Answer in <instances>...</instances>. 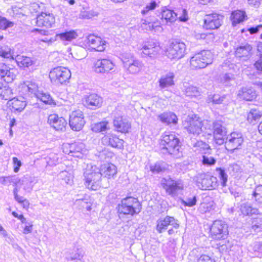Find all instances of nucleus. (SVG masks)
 I'll list each match as a JSON object with an SVG mask.
<instances>
[{"label":"nucleus","instance_id":"obj_18","mask_svg":"<svg viewBox=\"0 0 262 262\" xmlns=\"http://www.w3.org/2000/svg\"><path fill=\"white\" fill-rule=\"evenodd\" d=\"M87 40L89 46L95 51L102 52L105 50L106 42L100 37L90 34L88 36Z\"/></svg>","mask_w":262,"mask_h":262},{"label":"nucleus","instance_id":"obj_2","mask_svg":"<svg viewBox=\"0 0 262 262\" xmlns=\"http://www.w3.org/2000/svg\"><path fill=\"white\" fill-rule=\"evenodd\" d=\"M141 209V204L138 199L132 196L123 199L118 205V213L124 215L133 216L138 214Z\"/></svg>","mask_w":262,"mask_h":262},{"label":"nucleus","instance_id":"obj_12","mask_svg":"<svg viewBox=\"0 0 262 262\" xmlns=\"http://www.w3.org/2000/svg\"><path fill=\"white\" fill-rule=\"evenodd\" d=\"M71 76L70 70L65 67H56L50 71L49 74L51 79L57 80L61 83L66 82Z\"/></svg>","mask_w":262,"mask_h":262},{"label":"nucleus","instance_id":"obj_29","mask_svg":"<svg viewBox=\"0 0 262 262\" xmlns=\"http://www.w3.org/2000/svg\"><path fill=\"white\" fill-rule=\"evenodd\" d=\"M9 67H0V76L7 83L11 82L15 77L13 69H8Z\"/></svg>","mask_w":262,"mask_h":262},{"label":"nucleus","instance_id":"obj_51","mask_svg":"<svg viewBox=\"0 0 262 262\" xmlns=\"http://www.w3.org/2000/svg\"><path fill=\"white\" fill-rule=\"evenodd\" d=\"M14 23L7 20L5 17L0 16V29L6 30L8 28L13 27Z\"/></svg>","mask_w":262,"mask_h":262},{"label":"nucleus","instance_id":"obj_52","mask_svg":"<svg viewBox=\"0 0 262 262\" xmlns=\"http://www.w3.org/2000/svg\"><path fill=\"white\" fill-rule=\"evenodd\" d=\"M158 6V4L155 1H152L149 4H147L146 7L141 11L142 15L146 14L149 11L154 10Z\"/></svg>","mask_w":262,"mask_h":262},{"label":"nucleus","instance_id":"obj_59","mask_svg":"<svg viewBox=\"0 0 262 262\" xmlns=\"http://www.w3.org/2000/svg\"><path fill=\"white\" fill-rule=\"evenodd\" d=\"M110 64H114L111 59L109 58H103L98 59L95 66H108Z\"/></svg>","mask_w":262,"mask_h":262},{"label":"nucleus","instance_id":"obj_55","mask_svg":"<svg viewBox=\"0 0 262 262\" xmlns=\"http://www.w3.org/2000/svg\"><path fill=\"white\" fill-rule=\"evenodd\" d=\"M90 197L88 195L84 196L83 198L76 199L75 201V205L80 206L81 208H84L89 203Z\"/></svg>","mask_w":262,"mask_h":262},{"label":"nucleus","instance_id":"obj_3","mask_svg":"<svg viewBox=\"0 0 262 262\" xmlns=\"http://www.w3.org/2000/svg\"><path fill=\"white\" fill-rule=\"evenodd\" d=\"M84 185L93 190H97L101 186V174L100 169L96 166L86 168L83 173Z\"/></svg>","mask_w":262,"mask_h":262},{"label":"nucleus","instance_id":"obj_6","mask_svg":"<svg viewBox=\"0 0 262 262\" xmlns=\"http://www.w3.org/2000/svg\"><path fill=\"white\" fill-rule=\"evenodd\" d=\"M196 185L202 190H213L217 187L219 183L216 177L203 173L195 177Z\"/></svg>","mask_w":262,"mask_h":262},{"label":"nucleus","instance_id":"obj_53","mask_svg":"<svg viewBox=\"0 0 262 262\" xmlns=\"http://www.w3.org/2000/svg\"><path fill=\"white\" fill-rule=\"evenodd\" d=\"M11 49L7 46H0V56L4 58H9L11 57Z\"/></svg>","mask_w":262,"mask_h":262},{"label":"nucleus","instance_id":"obj_50","mask_svg":"<svg viewBox=\"0 0 262 262\" xmlns=\"http://www.w3.org/2000/svg\"><path fill=\"white\" fill-rule=\"evenodd\" d=\"M226 96H220L219 94H214L212 96H209L208 99L210 101L212 102L214 104H221L225 99Z\"/></svg>","mask_w":262,"mask_h":262},{"label":"nucleus","instance_id":"obj_62","mask_svg":"<svg viewBox=\"0 0 262 262\" xmlns=\"http://www.w3.org/2000/svg\"><path fill=\"white\" fill-rule=\"evenodd\" d=\"M234 79V77L233 75H230V74H224L221 78V81L227 84L230 81L233 80Z\"/></svg>","mask_w":262,"mask_h":262},{"label":"nucleus","instance_id":"obj_58","mask_svg":"<svg viewBox=\"0 0 262 262\" xmlns=\"http://www.w3.org/2000/svg\"><path fill=\"white\" fill-rule=\"evenodd\" d=\"M197 262H215V260L207 254H202L197 260Z\"/></svg>","mask_w":262,"mask_h":262},{"label":"nucleus","instance_id":"obj_49","mask_svg":"<svg viewBox=\"0 0 262 262\" xmlns=\"http://www.w3.org/2000/svg\"><path fill=\"white\" fill-rule=\"evenodd\" d=\"M202 164L207 166H211L216 163V159L212 157L203 155L202 160Z\"/></svg>","mask_w":262,"mask_h":262},{"label":"nucleus","instance_id":"obj_48","mask_svg":"<svg viewBox=\"0 0 262 262\" xmlns=\"http://www.w3.org/2000/svg\"><path fill=\"white\" fill-rule=\"evenodd\" d=\"M252 228L255 231H259L262 230V218L256 217L252 221Z\"/></svg>","mask_w":262,"mask_h":262},{"label":"nucleus","instance_id":"obj_20","mask_svg":"<svg viewBox=\"0 0 262 262\" xmlns=\"http://www.w3.org/2000/svg\"><path fill=\"white\" fill-rule=\"evenodd\" d=\"M168 225H171L176 229L179 226L173 217L167 215L164 219L157 221V230L158 232L162 233L167 229Z\"/></svg>","mask_w":262,"mask_h":262},{"label":"nucleus","instance_id":"obj_16","mask_svg":"<svg viewBox=\"0 0 262 262\" xmlns=\"http://www.w3.org/2000/svg\"><path fill=\"white\" fill-rule=\"evenodd\" d=\"M141 50L142 52L140 53V54L142 57H146L147 56L153 57L158 54L160 50L159 43L154 40L145 42Z\"/></svg>","mask_w":262,"mask_h":262},{"label":"nucleus","instance_id":"obj_22","mask_svg":"<svg viewBox=\"0 0 262 262\" xmlns=\"http://www.w3.org/2000/svg\"><path fill=\"white\" fill-rule=\"evenodd\" d=\"M115 129L121 133H127L131 127L130 123L122 116H116L113 120Z\"/></svg>","mask_w":262,"mask_h":262},{"label":"nucleus","instance_id":"obj_11","mask_svg":"<svg viewBox=\"0 0 262 262\" xmlns=\"http://www.w3.org/2000/svg\"><path fill=\"white\" fill-rule=\"evenodd\" d=\"M85 123L84 115L80 110L73 111L69 116V125L74 131L81 130Z\"/></svg>","mask_w":262,"mask_h":262},{"label":"nucleus","instance_id":"obj_31","mask_svg":"<svg viewBox=\"0 0 262 262\" xmlns=\"http://www.w3.org/2000/svg\"><path fill=\"white\" fill-rule=\"evenodd\" d=\"M72 151V156L77 158L82 157V155L85 152V146L82 142H74L71 144L70 147Z\"/></svg>","mask_w":262,"mask_h":262},{"label":"nucleus","instance_id":"obj_14","mask_svg":"<svg viewBox=\"0 0 262 262\" xmlns=\"http://www.w3.org/2000/svg\"><path fill=\"white\" fill-rule=\"evenodd\" d=\"M212 63V55L209 51H202L195 54L190 60L191 66H200L201 63L205 66H209Z\"/></svg>","mask_w":262,"mask_h":262},{"label":"nucleus","instance_id":"obj_41","mask_svg":"<svg viewBox=\"0 0 262 262\" xmlns=\"http://www.w3.org/2000/svg\"><path fill=\"white\" fill-rule=\"evenodd\" d=\"M107 125V122L102 121L92 125L91 129L93 132L96 133L102 132L108 129Z\"/></svg>","mask_w":262,"mask_h":262},{"label":"nucleus","instance_id":"obj_9","mask_svg":"<svg viewBox=\"0 0 262 262\" xmlns=\"http://www.w3.org/2000/svg\"><path fill=\"white\" fill-rule=\"evenodd\" d=\"M186 51L185 44L179 39L171 41L166 51L167 56L171 59H180L184 56Z\"/></svg>","mask_w":262,"mask_h":262},{"label":"nucleus","instance_id":"obj_30","mask_svg":"<svg viewBox=\"0 0 262 262\" xmlns=\"http://www.w3.org/2000/svg\"><path fill=\"white\" fill-rule=\"evenodd\" d=\"M103 140L113 147L121 149L123 146V140L113 134H108L105 136Z\"/></svg>","mask_w":262,"mask_h":262},{"label":"nucleus","instance_id":"obj_13","mask_svg":"<svg viewBox=\"0 0 262 262\" xmlns=\"http://www.w3.org/2000/svg\"><path fill=\"white\" fill-rule=\"evenodd\" d=\"M205 123L200 119L189 118L184 123V126L189 133L199 135L202 132V126L205 125Z\"/></svg>","mask_w":262,"mask_h":262},{"label":"nucleus","instance_id":"obj_46","mask_svg":"<svg viewBox=\"0 0 262 262\" xmlns=\"http://www.w3.org/2000/svg\"><path fill=\"white\" fill-rule=\"evenodd\" d=\"M150 168L152 173H159L164 171L166 169V167L164 163L157 162L154 165H151Z\"/></svg>","mask_w":262,"mask_h":262},{"label":"nucleus","instance_id":"obj_26","mask_svg":"<svg viewBox=\"0 0 262 262\" xmlns=\"http://www.w3.org/2000/svg\"><path fill=\"white\" fill-rule=\"evenodd\" d=\"M191 140V145L193 147L195 152L206 154L211 150L209 145L205 142L201 140L195 141V140H192V138Z\"/></svg>","mask_w":262,"mask_h":262},{"label":"nucleus","instance_id":"obj_35","mask_svg":"<svg viewBox=\"0 0 262 262\" xmlns=\"http://www.w3.org/2000/svg\"><path fill=\"white\" fill-rule=\"evenodd\" d=\"M246 17V13L243 11L237 10L233 11L231 15V19L233 25L235 26L243 22L245 19Z\"/></svg>","mask_w":262,"mask_h":262},{"label":"nucleus","instance_id":"obj_19","mask_svg":"<svg viewBox=\"0 0 262 262\" xmlns=\"http://www.w3.org/2000/svg\"><path fill=\"white\" fill-rule=\"evenodd\" d=\"M84 104L88 108L95 110L102 105V98L96 94H91L84 97Z\"/></svg>","mask_w":262,"mask_h":262},{"label":"nucleus","instance_id":"obj_32","mask_svg":"<svg viewBox=\"0 0 262 262\" xmlns=\"http://www.w3.org/2000/svg\"><path fill=\"white\" fill-rule=\"evenodd\" d=\"M238 95L247 101H251L256 98L255 91L252 88H243L239 91Z\"/></svg>","mask_w":262,"mask_h":262},{"label":"nucleus","instance_id":"obj_40","mask_svg":"<svg viewBox=\"0 0 262 262\" xmlns=\"http://www.w3.org/2000/svg\"><path fill=\"white\" fill-rule=\"evenodd\" d=\"M261 117V113L256 109H252L248 115L247 120L251 123L254 124Z\"/></svg>","mask_w":262,"mask_h":262},{"label":"nucleus","instance_id":"obj_1","mask_svg":"<svg viewBox=\"0 0 262 262\" xmlns=\"http://www.w3.org/2000/svg\"><path fill=\"white\" fill-rule=\"evenodd\" d=\"M160 147L163 152H168L178 158L182 156L180 151V142L174 133L165 132L162 135Z\"/></svg>","mask_w":262,"mask_h":262},{"label":"nucleus","instance_id":"obj_47","mask_svg":"<svg viewBox=\"0 0 262 262\" xmlns=\"http://www.w3.org/2000/svg\"><path fill=\"white\" fill-rule=\"evenodd\" d=\"M200 93L199 88L193 85L188 86L185 89V94L189 97H196L199 95Z\"/></svg>","mask_w":262,"mask_h":262},{"label":"nucleus","instance_id":"obj_36","mask_svg":"<svg viewBox=\"0 0 262 262\" xmlns=\"http://www.w3.org/2000/svg\"><path fill=\"white\" fill-rule=\"evenodd\" d=\"M121 59L124 66H138L139 64V61L137 60L130 53L122 54Z\"/></svg>","mask_w":262,"mask_h":262},{"label":"nucleus","instance_id":"obj_33","mask_svg":"<svg viewBox=\"0 0 262 262\" xmlns=\"http://www.w3.org/2000/svg\"><path fill=\"white\" fill-rule=\"evenodd\" d=\"M78 34L74 30H70L60 33L56 35L57 39H59L61 41H70L77 37Z\"/></svg>","mask_w":262,"mask_h":262},{"label":"nucleus","instance_id":"obj_44","mask_svg":"<svg viewBox=\"0 0 262 262\" xmlns=\"http://www.w3.org/2000/svg\"><path fill=\"white\" fill-rule=\"evenodd\" d=\"M253 196L257 204L262 206V185H259L255 187Z\"/></svg>","mask_w":262,"mask_h":262},{"label":"nucleus","instance_id":"obj_8","mask_svg":"<svg viewBox=\"0 0 262 262\" xmlns=\"http://www.w3.org/2000/svg\"><path fill=\"white\" fill-rule=\"evenodd\" d=\"M244 141V138L241 133L233 132L227 135L224 143L226 149L233 152L235 150L242 148Z\"/></svg>","mask_w":262,"mask_h":262},{"label":"nucleus","instance_id":"obj_10","mask_svg":"<svg viewBox=\"0 0 262 262\" xmlns=\"http://www.w3.org/2000/svg\"><path fill=\"white\" fill-rule=\"evenodd\" d=\"M212 127L215 143L218 145H223L227 136V129L224 123L221 120L214 121L212 123Z\"/></svg>","mask_w":262,"mask_h":262},{"label":"nucleus","instance_id":"obj_57","mask_svg":"<svg viewBox=\"0 0 262 262\" xmlns=\"http://www.w3.org/2000/svg\"><path fill=\"white\" fill-rule=\"evenodd\" d=\"M93 70L97 73H104L106 72H109L112 69L110 67H92Z\"/></svg>","mask_w":262,"mask_h":262},{"label":"nucleus","instance_id":"obj_64","mask_svg":"<svg viewBox=\"0 0 262 262\" xmlns=\"http://www.w3.org/2000/svg\"><path fill=\"white\" fill-rule=\"evenodd\" d=\"M262 24L257 25L254 27H252L248 28V31L251 34H254L258 33L260 30H261Z\"/></svg>","mask_w":262,"mask_h":262},{"label":"nucleus","instance_id":"obj_38","mask_svg":"<svg viewBox=\"0 0 262 262\" xmlns=\"http://www.w3.org/2000/svg\"><path fill=\"white\" fill-rule=\"evenodd\" d=\"M20 182V180L15 176H3L0 177V184L4 185L13 184L17 185Z\"/></svg>","mask_w":262,"mask_h":262},{"label":"nucleus","instance_id":"obj_23","mask_svg":"<svg viewBox=\"0 0 262 262\" xmlns=\"http://www.w3.org/2000/svg\"><path fill=\"white\" fill-rule=\"evenodd\" d=\"M161 14L162 21L168 25L174 23L178 18V13L166 6L161 8Z\"/></svg>","mask_w":262,"mask_h":262},{"label":"nucleus","instance_id":"obj_21","mask_svg":"<svg viewBox=\"0 0 262 262\" xmlns=\"http://www.w3.org/2000/svg\"><path fill=\"white\" fill-rule=\"evenodd\" d=\"M48 123L56 130H63L67 124L63 117H59L56 114H51L48 118Z\"/></svg>","mask_w":262,"mask_h":262},{"label":"nucleus","instance_id":"obj_39","mask_svg":"<svg viewBox=\"0 0 262 262\" xmlns=\"http://www.w3.org/2000/svg\"><path fill=\"white\" fill-rule=\"evenodd\" d=\"M174 75L172 73L167 74L165 77H162L159 80L160 86L163 89L174 84Z\"/></svg>","mask_w":262,"mask_h":262},{"label":"nucleus","instance_id":"obj_25","mask_svg":"<svg viewBox=\"0 0 262 262\" xmlns=\"http://www.w3.org/2000/svg\"><path fill=\"white\" fill-rule=\"evenodd\" d=\"M159 120L166 125H176L178 122V118L176 114L171 112H164L158 116Z\"/></svg>","mask_w":262,"mask_h":262},{"label":"nucleus","instance_id":"obj_43","mask_svg":"<svg viewBox=\"0 0 262 262\" xmlns=\"http://www.w3.org/2000/svg\"><path fill=\"white\" fill-rule=\"evenodd\" d=\"M215 170L217 172H218V176L220 179L221 185L223 187L226 186L228 180V175L225 172L224 169L221 167H219L216 168Z\"/></svg>","mask_w":262,"mask_h":262},{"label":"nucleus","instance_id":"obj_45","mask_svg":"<svg viewBox=\"0 0 262 262\" xmlns=\"http://www.w3.org/2000/svg\"><path fill=\"white\" fill-rule=\"evenodd\" d=\"M16 61L17 66H20V64L21 66H32L33 64V62L30 57L24 56H18Z\"/></svg>","mask_w":262,"mask_h":262},{"label":"nucleus","instance_id":"obj_5","mask_svg":"<svg viewBox=\"0 0 262 262\" xmlns=\"http://www.w3.org/2000/svg\"><path fill=\"white\" fill-rule=\"evenodd\" d=\"M161 185L166 193L172 198L178 196L184 187L181 180L173 179L170 177L162 178Z\"/></svg>","mask_w":262,"mask_h":262},{"label":"nucleus","instance_id":"obj_15","mask_svg":"<svg viewBox=\"0 0 262 262\" xmlns=\"http://www.w3.org/2000/svg\"><path fill=\"white\" fill-rule=\"evenodd\" d=\"M224 16L216 13L206 15L204 19V27L206 29H218L222 24Z\"/></svg>","mask_w":262,"mask_h":262},{"label":"nucleus","instance_id":"obj_54","mask_svg":"<svg viewBox=\"0 0 262 262\" xmlns=\"http://www.w3.org/2000/svg\"><path fill=\"white\" fill-rule=\"evenodd\" d=\"M141 21L142 25H148L149 30L153 29L155 27L158 26V22L155 20L154 17L149 19H142Z\"/></svg>","mask_w":262,"mask_h":262},{"label":"nucleus","instance_id":"obj_56","mask_svg":"<svg viewBox=\"0 0 262 262\" xmlns=\"http://www.w3.org/2000/svg\"><path fill=\"white\" fill-rule=\"evenodd\" d=\"M44 4L43 3L38 4L37 3H33L31 4L30 9L31 11H33L34 12H37L39 10H42Z\"/></svg>","mask_w":262,"mask_h":262},{"label":"nucleus","instance_id":"obj_4","mask_svg":"<svg viewBox=\"0 0 262 262\" xmlns=\"http://www.w3.org/2000/svg\"><path fill=\"white\" fill-rule=\"evenodd\" d=\"M24 90L28 91V94L32 95L46 104L56 105V103L51 95L48 93L39 92L38 86L35 83L31 81H26L23 86Z\"/></svg>","mask_w":262,"mask_h":262},{"label":"nucleus","instance_id":"obj_37","mask_svg":"<svg viewBox=\"0 0 262 262\" xmlns=\"http://www.w3.org/2000/svg\"><path fill=\"white\" fill-rule=\"evenodd\" d=\"M240 210L244 215H252L258 214V210L253 208L248 203H243L240 206Z\"/></svg>","mask_w":262,"mask_h":262},{"label":"nucleus","instance_id":"obj_28","mask_svg":"<svg viewBox=\"0 0 262 262\" xmlns=\"http://www.w3.org/2000/svg\"><path fill=\"white\" fill-rule=\"evenodd\" d=\"M100 170L101 177L104 176L108 179L114 178L117 172L116 166L112 163L103 165Z\"/></svg>","mask_w":262,"mask_h":262},{"label":"nucleus","instance_id":"obj_7","mask_svg":"<svg viewBox=\"0 0 262 262\" xmlns=\"http://www.w3.org/2000/svg\"><path fill=\"white\" fill-rule=\"evenodd\" d=\"M228 226L221 220L214 221L210 227L211 237L215 240H224L228 235Z\"/></svg>","mask_w":262,"mask_h":262},{"label":"nucleus","instance_id":"obj_63","mask_svg":"<svg viewBox=\"0 0 262 262\" xmlns=\"http://www.w3.org/2000/svg\"><path fill=\"white\" fill-rule=\"evenodd\" d=\"M12 160L14 164V171L17 172L19 171L20 167L21 166V162L16 157H13Z\"/></svg>","mask_w":262,"mask_h":262},{"label":"nucleus","instance_id":"obj_42","mask_svg":"<svg viewBox=\"0 0 262 262\" xmlns=\"http://www.w3.org/2000/svg\"><path fill=\"white\" fill-rule=\"evenodd\" d=\"M196 202L197 197L195 195L186 198L185 199H180L181 204L185 207H193L196 205Z\"/></svg>","mask_w":262,"mask_h":262},{"label":"nucleus","instance_id":"obj_27","mask_svg":"<svg viewBox=\"0 0 262 262\" xmlns=\"http://www.w3.org/2000/svg\"><path fill=\"white\" fill-rule=\"evenodd\" d=\"M8 103L14 111L17 112L22 111L27 104L25 98L23 97L15 98L13 96L9 100Z\"/></svg>","mask_w":262,"mask_h":262},{"label":"nucleus","instance_id":"obj_61","mask_svg":"<svg viewBox=\"0 0 262 262\" xmlns=\"http://www.w3.org/2000/svg\"><path fill=\"white\" fill-rule=\"evenodd\" d=\"M18 185H25L24 187V189L28 192H30L32 189L31 183L27 180H20V182Z\"/></svg>","mask_w":262,"mask_h":262},{"label":"nucleus","instance_id":"obj_17","mask_svg":"<svg viewBox=\"0 0 262 262\" xmlns=\"http://www.w3.org/2000/svg\"><path fill=\"white\" fill-rule=\"evenodd\" d=\"M55 22V17L52 13L41 12L36 17V25L39 27L52 28Z\"/></svg>","mask_w":262,"mask_h":262},{"label":"nucleus","instance_id":"obj_24","mask_svg":"<svg viewBox=\"0 0 262 262\" xmlns=\"http://www.w3.org/2000/svg\"><path fill=\"white\" fill-rule=\"evenodd\" d=\"M252 49V46L248 43L240 46L236 49L235 56L243 60H247L249 58Z\"/></svg>","mask_w":262,"mask_h":262},{"label":"nucleus","instance_id":"obj_60","mask_svg":"<svg viewBox=\"0 0 262 262\" xmlns=\"http://www.w3.org/2000/svg\"><path fill=\"white\" fill-rule=\"evenodd\" d=\"M178 15L179 14H178ZM180 21L186 22L188 19V16L187 11L185 9H183L182 11V14L180 16H178V18Z\"/></svg>","mask_w":262,"mask_h":262},{"label":"nucleus","instance_id":"obj_34","mask_svg":"<svg viewBox=\"0 0 262 262\" xmlns=\"http://www.w3.org/2000/svg\"><path fill=\"white\" fill-rule=\"evenodd\" d=\"M13 93L12 89L7 84H3L0 82V97L6 100H9L12 98Z\"/></svg>","mask_w":262,"mask_h":262}]
</instances>
